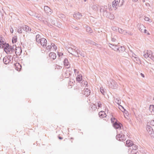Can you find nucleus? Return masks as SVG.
Listing matches in <instances>:
<instances>
[{"label": "nucleus", "instance_id": "obj_1", "mask_svg": "<svg viewBox=\"0 0 154 154\" xmlns=\"http://www.w3.org/2000/svg\"><path fill=\"white\" fill-rule=\"evenodd\" d=\"M111 122L112 124V126L116 129L120 130L121 127H122V125L115 118H112L111 119Z\"/></svg>", "mask_w": 154, "mask_h": 154}, {"label": "nucleus", "instance_id": "obj_2", "mask_svg": "<svg viewBox=\"0 0 154 154\" xmlns=\"http://www.w3.org/2000/svg\"><path fill=\"white\" fill-rule=\"evenodd\" d=\"M4 51L7 54H12L15 51L14 46V45L11 46L9 44L7 43L4 48Z\"/></svg>", "mask_w": 154, "mask_h": 154}, {"label": "nucleus", "instance_id": "obj_3", "mask_svg": "<svg viewBox=\"0 0 154 154\" xmlns=\"http://www.w3.org/2000/svg\"><path fill=\"white\" fill-rule=\"evenodd\" d=\"M146 129L150 136L154 138V127H151L150 125H147Z\"/></svg>", "mask_w": 154, "mask_h": 154}, {"label": "nucleus", "instance_id": "obj_4", "mask_svg": "<svg viewBox=\"0 0 154 154\" xmlns=\"http://www.w3.org/2000/svg\"><path fill=\"white\" fill-rule=\"evenodd\" d=\"M116 139L120 141H125L126 139L125 137V135H123V133L120 132V133L117 135L116 136Z\"/></svg>", "mask_w": 154, "mask_h": 154}, {"label": "nucleus", "instance_id": "obj_5", "mask_svg": "<svg viewBox=\"0 0 154 154\" xmlns=\"http://www.w3.org/2000/svg\"><path fill=\"white\" fill-rule=\"evenodd\" d=\"M116 48H114V51H116L122 53L125 51V48L123 46L118 45V46H116Z\"/></svg>", "mask_w": 154, "mask_h": 154}, {"label": "nucleus", "instance_id": "obj_6", "mask_svg": "<svg viewBox=\"0 0 154 154\" xmlns=\"http://www.w3.org/2000/svg\"><path fill=\"white\" fill-rule=\"evenodd\" d=\"M15 48H14V52H15V53L17 55H20L21 54L22 52V50L21 49V47L19 46L18 47H16L15 46Z\"/></svg>", "mask_w": 154, "mask_h": 154}, {"label": "nucleus", "instance_id": "obj_7", "mask_svg": "<svg viewBox=\"0 0 154 154\" xmlns=\"http://www.w3.org/2000/svg\"><path fill=\"white\" fill-rule=\"evenodd\" d=\"M38 43V44H40L43 47H45L47 44L46 39L43 38H42L41 40Z\"/></svg>", "mask_w": 154, "mask_h": 154}, {"label": "nucleus", "instance_id": "obj_8", "mask_svg": "<svg viewBox=\"0 0 154 154\" xmlns=\"http://www.w3.org/2000/svg\"><path fill=\"white\" fill-rule=\"evenodd\" d=\"M44 10L45 12L48 15H50L51 13V10L48 6H45L44 7Z\"/></svg>", "mask_w": 154, "mask_h": 154}, {"label": "nucleus", "instance_id": "obj_9", "mask_svg": "<svg viewBox=\"0 0 154 154\" xmlns=\"http://www.w3.org/2000/svg\"><path fill=\"white\" fill-rule=\"evenodd\" d=\"M82 93L84 94L86 96L88 97L90 94L91 91L88 88H86L85 89L84 92L82 91Z\"/></svg>", "mask_w": 154, "mask_h": 154}, {"label": "nucleus", "instance_id": "obj_10", "mask_svg": "<svg viewBox=\"0 0 154 154\" xmlns=\"http://www.w3.org/2000/svg\"><path fill=\"white\" fill-rule=\"evenodd\" d=\"M109 86L112 88L116 89L117 87V85L114 80H112Z\"/></svg>", "mask_w": 154, "mask_h": 154}, {"label": "nucleus", "instance_id": "obj_11", "mask_svg": "<svg viewBox=\"0 0 154 154\" xmlns=\"http://www.w3.org/2000/svg\"><path fill=\"white\" fill-rule=\"evenodd\" d=\"M22 28L23 30L28 32H30L31 30V28L27 26L24 25L22 26Z\"/></svg>", "mask_w": 154, "mask_h": 154}, {"label": "nucleus", "instance_id": "obj_12", "mask_svg": "<svg viewBox=\"0 0 154 154\" xmlns=\"http://www.w3.org/2000/svg\"><path fill=\"white\" fill-rule=\"evenodd\" d=\"M85 42L91 45H95L97 47H98V44L96 43L95 42L90 39H86L85 40Z\"/></svg>", "mask_w": 154, "mask_h": 154}, {"label": "nucleus", "instance_id": "obj_13", "mask_svg": "<svg viewBox=\"0 0 154 154\" xmlns=\"http://www.w3.org/2000/svg\"><path fill=\"white\" fill-rule=\"evenodd\" d=\"M71 54L75 57H79V56H77L75 54V52L73 50V48H68V49L67 50Z\"/></svg>", "mask_w": 154, "mask_h": 154}, {"label": "nucleus", "instance_id": "obj_14", "mask_svg": "<svg viewBox=\"0 0 154 154\" xmlns=\"http://www.w3.org/2000/svg\"><path fill=\"white\" fill-rule=\"evenodd\" d=\"M107 7L106 6H102L100 7V12H103V13H107Z\"/></svg>", "mask_w": 154, "mask_h": 154}, {"label": "nucleus", "instance_id": "obj_15", "mask_svg": "<svg viewBox=\"0 0 154 154\" xmlns=\"http://www.w3.org/2000/svg\"><path fill=\"white\" fill-rule=\"evenodd\" d=\"M21 67V66L19 63H17L14 64V68L17 71L20 70Z\"/></svg>", "mask_w": 154, "mask_h": 154}, {"label": "nucleus", "instance_id": "obj_16", "mask_svg": "<svg viewBox=\"0 0 154 154\" xmlns=\"http://www.w3.org/2000/svg\"><path fill=\"white\" fill-rule=\"evenodd\" d=\"M82 15L79 12L74 14L73 15V17L74 18L77 19H80L81 17H82Z\"/></svg>", "mask_w": 154, "mask_h": 154}, {"label": "nucleus", "instance_id": "obj_17", "mask_svg": "<svg viewBox=\"0 0 154 154\" xmlns=\"http://www.w3.org/2000/svg\"><path fill=\"white\" fill-rule=\"evenodd\" d=\"M118 0H115L113 1L112 2V6L113 8H115V9H116L118 8Z\"/></svg>", "mask_w": 154, "mask_h": 154}, {"label": "nucleus", "instance_id": "obj_18", "mask_svg": "<svg viewBox=\"0 0 154 154\" xmlns=\"http://www.w3.org/2000/svg\"><path fill=\"white\" fill-rule=\"evenodd\" d=\"M100 118H103L106 117V114L104 111H101L99 112L98 114Z\"/></svg>", "mask_w": 154, "mask_h": 154}, {"label": "nucleus", "instance_id": "obj_19", "mask_svg": "<svg viewBox=\"0 0 154 154\" xmlns=\"http://www.w3.org/2000/svg\"><path fill=\"white\" fill-rule=\"evenodd\" d=\"M63 63L64 65L67 66V68H69L70 67V65L69 63V62H68V60L67 59L65 58L63 61Z\"/></svg>", "mask_w": 154, "mask_h": 154}, {"label": "nucleus", "instance_id": "obj_20", "mask_svg": "<svg viewBox=\"0 0 154 154\" xmlns=\"http://www.w3.org/2000/svg\"><path fill=\"white\" fill-rule=\"evenodd\" d=\"M49 57L53 60L55 59L56 58V55L54 52H51L49 54Z\"/></svg>", "mask_w": 154, "mask_h": 154}, {"label": "nucleus", "instance_id": "obj_21", "mask_svg": "<svg viewBox=\"0 0 154 154\" xmlns=\"http://www.w3.org/2000/svg\"><path fill=\"white\" fill-rule=\"evenodd\" d=\"M10 60H8V59L6 57H5L3 59V62L4 64H7L10 62Z\"/></svg>", "mask_w": 154, "mask_h": 154}, {"label": "nucleus", "instance_id": "obj_22", "mask_svg": "<svg viewBox=\"0 0 154 154\" xmlns=\"http://www.w3.org/2000/svg\"><path fill=\"white\" fill-rule=\"evenodd\" d=\"M73 48V50L75 52V53H76V54L78 55V54L80 53V51L79 50L77 49V48L75 46H73V48Z\"/></svg>", "mask_w": 154, "mask_h": 154}, {"label": "nucleus", "instance_id": "obj_23", "mask_svg": "<svg viewBox=\"0 0 154 154\" xmlns=\"http://www.w3.org/2000/svg\"><path fill=\"white\" fill-rule=\"evenodd\" d=\"M133 60L136 63L139 64H141V61L139 58H138L137 57H134V59H133Z\"/></svg>", "mask_w": 154, "mask_h": 154}, {"label": "nucleus", "instance_id": "obj_24", "mask_svg": "<svg viewBox=\"0 0 154 154\" xmlns=\"http://www.w3.org/2000/svg\"><path fill=\"white\" fill-rule=\"evenodd\" d=\"M42 38H41L40 35L38 34L36 35L35 39L37 42L38 43L41 39Z\"/></svg>", "mask_w": 154, "mask_h": 154}, {"label": "nucleus", "instance_id": "obj_25", "mask_svg": "<svg viewBox=\"0 0 154 154\" xmlns=\"http://www.w3.org/2000/svg\"><path fill=\"white\" fill-rule=\"evenodd\" d=\"M82 79V75H78L76 78V81L79 82L81 81Z\"/></svg>", "mask_w": 154, "mask_h": 154}, {"label": "nucleus", "instance_id": "obj_26", "mask_svg": "<svg viewBox=\"0 0 154 154\" xmlns=\"http://www.w3.org/2000/svg\"><path fill=\"white\" fill-rule=\"evenodd\" d=\"M86 31L90 33H91L92 32V30L91 29V27L88 26L87 25L86 26Z\"/></svg>", "mask_w": 154, "mask_h": 154}, {"label": "nucleus", "instance_id": "obj_27", "mask_svg": "<svg viewBox=\"0 0 154 154\" xmlns=\"http://www.w3.org/2000/svg\"><path fill=\"white\" fill-rule=\"evenodd\" d=\"M126 144L127 145V146H131V145L133 143V142H132L130 140H128L126 141Z\"/></svg>", "mask_w": 154, "mask_h": 154}, {"label": "nucleus", "instance_id": "obj_28", "mask_svg": "<svg viewBox=\"0 0 154 154\" xmlns=\"http://www.w3.org/2000/svg\"><path fill=\"white\" fill-rule=\"evenodd\" d=\"M131 146H132L133 150H135L138 148V146L133 143L131 145Z\"/></svg>", "mask_w": 154, "mask_h": 154}, {"label": "nucleus", "instance_id": "obj_29", "mask_svg": "<svg viewBox=\"0 0 154 154\" xmlns=\"http://www.w3.org/2000/svg\"><path fill=\"white\" fill-rule=\"evenodd\" d=\"M118 45H114V44H110V43H109V46L111 48H112V49L113 50H114V48H116V46H118Z\"/></svg>", "mask_w": 154, "mask_h": 154}, {"label": "nucleus", "instance_id": "obj_30", "mask_svg": "<svg viewBox=\"0 0 154 154\" xmlns=\"http://www.w3.org/2000/svg\"><path fill=\"white\" fill-rule=\"evenodd\" d=\"M146 53L149 56V58L150 57L152 56L154 54H153L152 53V51H151L150 50H147V51Z\"/></svg>", "mask_w": 154, "mask_h": 154}, {"label": "nucleus", "instance_id": "obj_31", "mask_svg": "<svg viewBox=\"0 0 154 154\" xmlns=\"http://www.w3.org/2000/svg\"><path fill=\"white\" fill-rule=\"evenodd\" d=\"M92 8L94 11H97L98 10L97 5H94L92 6Z\"/></svg>", "mask_w": 154, "mask_h": 154}, {"label": "nucleus", "instance_id": "obj_32", "mask_svg": "<svg viewBox=\"0 0 154 154\" xmlns=\"http://www.w3.org/2000/svg\"><path fill=\"white\" fill-rule=\"evenodd\" d=\"M149 109L151 112H152V111L154 112V105H150L149 108Z\"/></svg>", "mask_w": 154, "mask_h": 154}, {"label": "nucleus", "instance_id": "obj_33", "mask_svg": "<svg viewBox=\"0 0 154 154\" xmlns=\"http://www.w3.org/2000/svg\"><path fill=\"white\" fill-rule=\"evenodd\" d=\"M7 43L5 42V43H0V47L1 48H4L5 47V44Z\"/></svg>", "mask_w": 154, "mask_h": 154}, {"label": "nucleus", "instance_id": "obj_34", "mask_svg": "<svg viewBox=\"0 0 154 154\" xmlns=\"http://www.w3.org/2000/svg\"><path fill=\"white\" fill-rule=\"evenodd\" d=\"M128 34V35H133V33H131L130 31H127L126 30H125L124 33V35H126V34Z\"/></svg>", "mask_w": 154, "mask_h": 154}, {"label": "nucleus", "instance_id": "obj_35", "mask_svg": "<svg viewBox=\"0 0 154 154\" xmlns=\"http://www.w3.org/2000/svg\"><path fill=\"white\" fill-rule=\"evenodd\" d=\"M17 42V37L14 36L12 38V42L13 43H16Z\"/></svg>", "mask_w": 154, "mask_h": 154}, {"label": "nucleus", "instance_id": "obj_36", "mask_svg": "<svg viewBox=\"0 0 154 154\" xmlns=\"http://www.w3.org/2000/svg\"><path fill=\"white\" fill-rule=\"evenodd\" d=\"M118 30L119 32L120 33H122V34H124V32H125V30H123V29H122L120 28H118Z\"/></svg>", "mask_w": 154, "mask_h": 154}, {"label": "nucleus", "instance_id": "obj_37", "mask_svg": "<svg viewBox=\"0 0 154 154\" xmlns=\"http://www.w3.org/2000/svg\"><path fill=\"white\" fill-rule=\"evenodd\" d=\"M65 74H66L65 77L66 78H68L71 75V74L70 73H68L67 71H66L65 72Z\"/></svg>", "mask_w": 154, "mask_h": 154}, {"label": "nucleus", "instance_id": "obj_38", "mask_svg": "<svg viewBox=\"0 0 154 154\" xmlns=\"http://www.w3.org/2000/svg\"><path fill=\"white\" fill-rule=\"evenodd\" d=\"M100 91L101 93L103 95H104L106 94L103 88H100Z\"/></svg>", "mask_w": 154, "mask_h": 154}, {"label": "nucleus", "instance_id": "obj_39", "mask_svg": "<svg viewBox=\"0 0 154 154\" xmlns=\"http://www.w3.org/2000/svg\"><path fill=\"white\" fill-rule=\"evenodd\" d=\"M22 28H21L20 26L18 27L17 32L19 33H21L22 32Z\"/></svg>", "mask_w": 154, "mask_h": 154}, {"label": "nucleus", "instance_id": "obj_40", "mask_svg": "<svg viewBox=\"0 0 154 154\" xmlns=\"http://www.w3.org/2000/svg\"><path fill=\"white\" fill-rule=\"evenodd\" d=\"M8 59V60H10V61H11V60L13 59V57L11 55H8L7 56H5Z\"/></svg>", "mask_w": 154, "mask_h": 154}, {"label": "nucleus", "instance_id": "obj_41", "mask_svg": "<svg viewBox=\"0 0 154 154\" xmlns=\"http://www.w3.org/2000/svg\"><path fill=\"white\" fill-rule=\"evenodd\" d=\"M123 3L121 2V1H120V0H119V2H118V5L119 7H121L123 5Z\"/></svg>", "mask_w": 154, "mask_h": 154}, {"label": "nucleus", "instance_id": "obj_42", "mask_svg": "<svg viewBox=\"0 0 154 154\" xmlns=\"http://www.w3.org/2000/svg\"><path fill=\"white\" fill-rule=\"evenodd\" d=\"M141 26V27L139 28V30L141 32H143V29L142 28L144 27V26H143V25H142L141 26Z\"/></svg>", "mask_w": 154, "mask_h": 154}, {"label": "nucleus", "instance_id": "obj_43", "mask_svg": "<svg viewBox=\"0 0 154 154\" xmlns=\"http://www.w3.org/2000/svg\"><path fill=\"white\" fill-rule=\"evenodd\" d=\"M97 106L99 107H101L102 106V104L100 101L97 102Z\"/></svg>", "mask_w": 154, "mask_h": 154}, {"label": "nucleus", "instance_id": "obj_44", "mask_svg": "<svg viewBox=\"0 0 154 154\" xmlns=\"http://www.w3.org/2000/svg\"><path fill=\"white\" fill-rule=\"evenodd\" d=\"M51 45L53 47V46L55 50H56L57 49V47L56 45H55L53 43H51Z\"/></svg>", "mask_w": 154, "mask_h": 154}, {"label": "nucleus", "instance_id": "obj_45", "mask_svg": "<svg viewBox=\"0 0 154 154\" xmlns=\"http://www.w3.org/2000/svg\"><path fill=\"white\" fill-rule=\"evenodd\" d=\"M79 54H80L81 56L83 57H84L85 56V53H84L83 52H81V51L80 52V53Z\"/></svg>", "mask_w": 154, "mask_h": 154}, {"label": "nucleus", "instance_id": "obj_46", "mask_svg": "<svg viewBox=\"0 0 154 154\" xmlns=\"http://www.w3.org/2000/svg\"><path fill=\"white\" fill-rule=\"evenodd\" d=\"M51 45H49L47 46L46 48V49L47 50H48L49 51L51 49Z\"/></svg>", "mask_w": 154, "mask_h": 154}, {"label": "nucleus", "instance_id": "obj_47", "mask_svg": "<svg viewBox=\"0 0 154 154\" xmlns=\"http://www.w3.org/2000/svg\"><path fill=\"white\" fill-rule=\"evenodd\" d=\"M149 124L152 126H154V120H151L150 122L149 123Z\"/></svg>", "mask_w": 154, "mask_h": 154}, {"label": "nucleus", "instance_id": "obj_48", "mask_svg": "<svg viewBox=\"0 0 154 154\" xmlns=\"http://www.w3.org/2000/svg\"><path fill=\"white\" fill-rule=\"evenodd\" d=\"M115 102L118 104H119V103H120V101L119 100V99H118V98H116V99Z\"/></svg>", "mask_w": 154, "mask_h": 154}, {"label": "nucleus", "instance_id": "obj_49", "mask_svg": "<svg viewBox=\"0 0 154 154\" xmlns=\"http://www.w3.org/2000/svg\"><path fill=\"white\" fill-rule=\"evenodd\" d=\"M143 56L144 57H145L146 58H147L148 57H149V56L146 53V54H144Z\"/></svg>", "mask_w": 154, "mask_h": 154}, {"label": "nucleus", "instance_id": "obj_50", "mask_svg": "<svg viewBox=\"0 0 154 154\" xmlns=\"http://www.w3.org/2000/svg\"><path fill=\"white\" fill-rule=\"evenodd\" d=\"M72 28L75 29L76 30H78L79 29V28L78 27L75 26L74 25H73L72 26Z\"/></svg>", "mask_w": 154, "mask_h": 154}, {"label": "nucleus", "instance_id": "obj_51", "mask_svg": "<svg viewBox=\"0 0 154 154\" xmlns=\"http://www.w3.org/2000/svg\"><path fill=\"white\" fill-rule=\"evenodd\" d=\"M0 43H5L4 41L2 39V37L0 35Z\"/></svg>", "mask_w": 154, "mask_h": 154}, {"label": "nucleus", "instance_id": "obj_52", "mask_svg": "<svg viewBox=\"0 0 154 154\" xmlns=\"http://www.w3.org/2000/svg\"><path fill=\"white\" fill-rule=\"evenodd\" d=\"M57 55L58 57H60L61 56L63 55V53L61 52H58Z\"/></svg>", "mask_w": 154, "mask_h": 154}, {"label": "nucleus", "instance_id": "obj_53", "mask_svg": "<svg viewBox=\"0 0 154 154\" xmlns=\"http://www.w3.org/2000/svg\"><path fill=\"white\" fill-rule=\"evenodd\" d=\"M145 20L146 21H148L149 22H150V19L147 17H145Z\"/></svg>", "mask_w": 154, "mask_h": 154}, {"label": "nucleus", "instance_id": "obj_54", "mask_svg": "<svg viewBox=\"0 0 154 154\" xmlns=\"http://www.w3.org/2000/svg\"><path fill=\"white\" fill-rule=\"evenodd\" d=\"M120 107H121L124 110V112L125 113H126L128 112L127 111H126V110H125V109L122 106H121V105H120Z\"/></svg>", "mask_w": 154, "mask_h": 154}, {"label": "nucleus", "instance_id": "obj_55", "mask_svg": "<svg viewBox=\"0 0 154 154\" xmlns=\"http://www.w3.org/2000/svg\"><path fill=\"white\" fill-rule=\"evenodd\" d=\"M112 29L114 31H116L117 30V28L116 27H112Z\"/></svg>", "mask_w": 154, "mask_h": 154}, {"label": "nucleus", "instance_id": "obj_56", "mask_svg": "<svg viewBox=\"0 0 154 154\" xmlns=\"http://www.w3.org/2000/svg\"><path fill=\"white\" fill-rule=\"evenodd\" d=\"M38 14H36V13H34V15L33 16H34L35 17H38Z\"/></svg>", "mask_w": 154, "mask_h": 154}, {"label": "nucleus", "instance_id": "obj_57", "mask_svg": "<svg viewBox=\"0 0 154 154\" xmlns=\"http://www.w3.org/2000/svg\"><path fill=\"white\" fill-rule=\"evenodd\" d=\"M34 13H33L32 12H30L29 13V15L32 16H33L34 15Z\"/></svg>", "mask_w": 154, "mask_h": 154}, {"label": "nucleus", "instance_id": "obj_58", "mask_svg": "<svg viewBox=\"0 0 154 154\" xmlns=\"http://www.w3.org/2000/svg\"><path fill=\"white\" fill-rule=\"evenodd\" d=\"M137 57V55H136L135 54H133L132 56V58L133 59H134V57Z\"/></svg>", "mask_w": 154, "mask_h": 154}, {"label": "nucleus", "instance_id": "obj_59", "mask_svg": "<svg viewBox=\"0 0 154 154\" xmlns=\"http://www.w3.org/2000/svg\"><path fill=\"white\" fill-rule=\"evenodd\" d=\"M73 83V82H71L70 81L69 82V85L70 86H71L72 84Z\"/></svg>", "mask_w": 154, "mask_h": 154}, {"label": "nucleus", "instance_id": "obj_60", "mask_svg": "<svg viewBox=\"0 0 154 154\" xmlns=\"http://www.w3.org/2000/svg\"><path fill=\"white\" fill-rule=\"evenodd\" d=\"M10 31L11 33H13L14 31L13 28L11 27L10 29Z\"/></svg>", "mask_w": 154, "mask_h": 154}, {"label": "nucleus", "instance_id": "obj_61", "mask_svg": "<svg viewBox=\"0 0 154 154\" xmlns=\"http://www.w3.org/2000/svg\"><path fill=\"white\" fill-rule=\"evenodd\" d=\"M111 17L110 18L111 19H114L113 16L112 14H110Z\"/></svg>", "mask_w": 154, "mask_h": 154}, {"label": "nucleus", "instance_id": "obj_62", "mask_svg": "<svg viewBox=\"0 0 154 154\" xmlns=\"http://www.w3.org/2000/svg\"><path fill=\"white\" fill-rule=\"evenodd\" d=\"M140 75L141 76L143 77V78H144V77H145V76H144V75L142 73H140Z\"/></svg>", "mask_w": 154, "mask_h": 154}, {"label": "nucleus", "instance_id": "obj_63", "mask_svg": "<svg viewBox=\"0 0 154 154\" xmlns=\"http://www.w3.org/2000/svg\"><path fill=\"white\" fill-rule=\"evenodd\" d=\"M84 84H85V85H86V86L87 87H88V82H86L85 81V82H84Z\"/></svg>", "mask_w": 154, "mask_h": 154}, {"label": "nucleus", "instance_id": "obj_64", "mask_svg": "<svg viewBox=\"0 0 154 154\" xmlns=\"http://www.w3.org/2000/svg\"><path fill=\"white\" fill-rule=\"evenodd\" d=\"M116 40V39L114 38H112V42H115Z\"/></svg>", "mask_w": 154, "mask_h": 154}]
</instances>
